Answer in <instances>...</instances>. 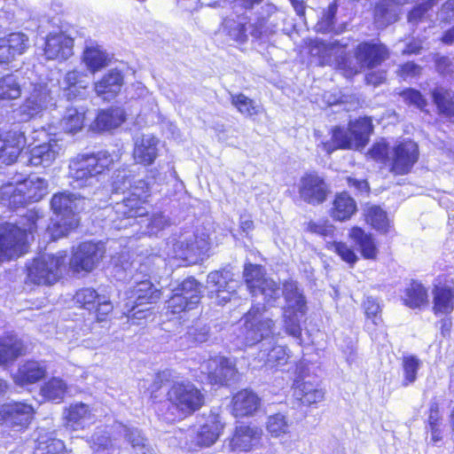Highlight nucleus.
Masks as SVG:
<instances>
[{"label": "nucleus", "instance_id": "obj_17", "mask_svg": "<svg viewBox=\"0 0 454 454\" xmlns=\"http://www.w3.org/2000/svg\"><path fill=\"white\" fill-rule=\"evenodd\" d=\"M418 159V145L411 140L403 141L391 151L390 172L395 175H405L411 171Z\"/></svg>", "mask_w": 454, "mask_h": 454}, {"label": "nucleus", "instance_id": "obj_16", "mask_svg": "<svg viewBox=\"0 0 454 454\" xmlns=\"http://www.w3.org/2000/svg\"><path fill=\"white\" fill-rule=\"evenodd\" d=\"M105 253L102 243L83 242L74 252L70 266L75 272H90L98 265Z\"/></svg>", "mask_w": 454, "mask_h": 454}, {"label": "nucleus", "instance_id": "obj_44", "mask_svg": "<svg viewBox=\"0 0 454 454\" xmlns=\"http://www.w3.org/2000/svg\"><path fill=\"white\" fill-rule=\"evenodd\" d=\"M356 211V203L347 192L336 195L333 204L332 216L338 221L349 219Z\"/></svg>", "mask_w": 454, "mask_h": 454}, {"label": "nucleus", "instance_id": "obj_31", "mask_svg": "<svg viewBox=\"0 0 454 454\" xmlns=\"http://www.w3.org/2000/svg\"><path fill=\"white\" fill-rule=\"evenodd\" d=\"M26 82L19 72L6 74L0 77V103L10 102L20 98Z\"/></svg>", "mask_w": 454, "mask_h": 454}, {"label": "nucleus", "instance_id": "obj_58", "mask_svg": "<svg viewBox=\"0 0 454 454\" xmlns=\"http://www.w3.org/2000/svg\"><path fill=\"white\" fill-rule=\"evenodd\" d=\"M305 313L283 311V325L286 333L294 338L301 335V320Z\"/></svg>", "mask_w": 454, "mask_h": 454}, {"label": "nucleus", "instance_id": "obj_12", "mask_svg": "<svg viewBox=\"0 0 454 454\" xmlns=\"http://www.w3.org/2000/svg\"><path fill=\"white\" fill-rule=\"evenodd\" d=\"M356 65L348 67L343 61V68L348 67V75L359 73L363 68H373L380 65L388 58V51L382 43L364 42L359 43L355 50Z\"/></svg>", "mask_w": 454, "mask_h": 454}, {"label": "nucleus", "instance_id": "obj_40", "mask_svg": "<svg viewBox=\"0 0 454 454\" xmlns=\"http://www.w3.org/2000/svg\"><path fill=\"white\" fill-rule=\"evenodd\" d=\"M410 0H380L375 8V20L380 26L397 20L399 7Z\"/></svg>", "mask_w": 454, "mask_h": 454}, {"label": "nucleus", "instance_id": "obj_45", "mask_svg": "<svg viewBox=\"0 0 454 454\" xmlns=\"http://www.w3.org/2000/svg\"><path fill=\"white\" fill-rule=\"evenodd\" d=\"M125 121V113L120 107L109 108L98 113L95 125L100 131L110 130L119 127Z\"/></svg>", "mask_w": 454, "mask_h": 454}, {"label": "nucleus", "instance_id": "obj_15", "mask_svg": "<svg viewBox=\"0 0 454 454\" xmlns=\"http://www.w3.org/2000/svg\"><path fill=\"white\" fill-rule=\"evenodd\" d=\"M34 415L35 410L28 403L22 402L4 403L0 406V426L20 432L28 427Z\"/></svg>", "mask_w": 454, "mask_h": 454}, {"label": "nucleus", "instance_id": "obj_19", "mask_svg": "<svg viewBox=\"0 0 454 454\" xmlns=\"http://www.w3.org/2000/svg\"><path fill=\"white\" fill-rule=\"evenodd\" d=\"M300 197L309 204L323 203L329 193V187L324 178L316 173L305 174L298 184Z\"/></svg>", "mask_w": 454, "mask_h": 454}, {"label": "nucleus", "instance_id": "obj_10", "mask_svg": "<svg viewBox=\"0 0 454 454\" xmlns=\"http://www.w3.org/2000/svg\"><path fill=\"white\" fill-rule=\"evenodd\" d=\"M67 254L63 252L43 254L35 258L27 267V278L36 285H52L56 283L65 268Z\"/></svg>", "mask_w": 454, "mask_h": 454}, {"label": "nucleus", "instance_id": "obj_33", "mask_svg": "<svg viewBox=\"0 0 454 454\" xmlns=\"http://www.w3.org/2000/svg\"><path fill=\"white\" fill-rule=\"evenodd\" d=\"M123 85V75L117 69H112L94 84L95 92L105 99L114 98Z\"/></svg>", "mask_w": 454, "mask_h": 454}, {"label": "nucleus", "instance_id": "obj_26", "mask_svg": "<svg viewBox=\"0 0 454 454\" xmlns=\"http://www.w3.org/2000/svg\"><path fill=\"white\" fill-rule=\"evenodd\" d=\"M74 42L62 32L50 33L44 43V55L47 59L66 60L73 55Z\"/></svg>", "mask_w": 454, "mask_h": 454}, {"label": "nucleus", "instance_id": "obj_62", "mask_svg": "<svg viewBox=\"0 0 454 454\" xmlns=\"http://www.w3.org/2000/svg\"><path fill=\"white\" fill-rule=\"evenodd\" d=\"M369 155L372 159L380 162L389 161L391 152L388 149L387 144L385 140H381L373 145L369 151Z\"/></svg>", "mask_w": 454, "mask_h": 454}, {"label": "nucleus", "instance_id": "obj_38", "mask_svg": "<svg viewBox=\"0 0 454 454\" xmlns=\"http://www.w3.org/2000/svg\"><path fill=\"white\" fill-rule=\"evenodd\" d=\"M283 295L286 300L283 311L306 313V301L295 281L290 280L284 284Z\"/></svg>", "mask_w": 454, "mask_h": 454}, {"label": "nucleus", "instance_id": "obj_11", "mask_svg": "<svg viewBox=\"0 0 454 454\" xmlns=\"http://www.w3.org/2000/svg\"><path fill=\"white\" fill-rule=\"evenodd\" d=\"M81 199L76 194L71 192H59L54 194L51 206L57 218L63 219V230L59 233L54 232L55 227H51L50 231L54 239H59L66 236L68 231L78 225L76 211L79 210Z\"/></svg>", "mask_w": 454, "mask_h": 454}, {"label": "nucleus", "instance_id": "obj_53", "mask_svg": "<svg viewBox=\"0 0 454 454\" xmlns=\"http://www.w3.org/2000/svg\"><path fill=\"white\" fill-rule=\"evenodd\" d=\"M231 105L245 117L257 115L261 111L260 105L242 93L231 95Z\"/></svg>", "mask_w": 454, "mask_h": 454}, {"label": "nucleus", "instance_id": "obj_50", "mask_svg": "<svg viewBox=\"0 0 454 454\" xmlns=\"http://www.w3.org/2000/svg\"><path fill=\"white\" fill-rule=\"evenodd\" d=\"M291 422L283 413H275L267 418L266 430L271 437L278 438L290 433Z\"/></svg>", "mask_w": 454, "mask_h": 454}, {"label": "nucleus", "instance_id": "obj_42", "mask_svg": "<svg viewBox=\"0 0 454 454\" xmlns=\"http://www.w3.org/2000/svg\"><path fill=\"white\" fill-rule=\"evenodd\" d=\"M433 294L435 314H449L454 309V288L438 285L435 286Z\"/></svg>", "mask_w": 454, "mask_h": 454}, {"label": "nucleus", "instance_id": "obj_32", "mask_svg": "<svg viewBox=\"0 0 454 454\" xmlns=\"http://www.w3.org/2000/svg\"><path fill=\"white\" fill-rule=\"evenodd\" d=\"M60 151L61 145L59 142L51 139L31 149L29 161L33 166L48 167L55 160Z\"/></svg>", "mask_w": 454, "mask_h": 454}, {"label": "nucleus", "instance_id": "obj_9", "mask_svg": "<svg viewBox=\"0 0 454 454\" xmlns=\"http://www.w3.org/2000/svg\"><path fill=\"white\" fill-rule=\"evenodd\" d=\"M31 89L20 106L14 110L15 118L20 122H27L40 116L54 105L48 85L44 82H31Z\"/></svg>", "mask_w": 454, "mask_h": 454}, {"label": "nucleus", "instance_id": "obj_47", "mask_svg": "<svg viewBox=\"0 0 454 454\" xmlns=\"http://www.w3.org/2000/svg\"><path fill=\"white\" fill-rule=\"evenodd\" d=\"M282 294L283 290H281L279 285L273 279L268 278L267 280L262 281V286L256 288V295H253L254 297L262 295L263 300L265 301V305L262 308H261L260 306H253L249 310H251L253 308H258L261 311L262 317H265L263 316V310L265 306H274L275 302L280 299Z\"/></svg>", "mask_w": 454, "mask_h": 454}, {"label": "nucleus", "instance_id": "obj_6", "mask_svg": "<svg viewBox=\"0 0 454 454\" xmlns=\"http://www.w3.org/2000/svg\"><path fill=\"white\" fill-rule=\"evenodd\" d=\"M167 254L192 263L202 260L209 250L208 236L185 231L167 243Z\"/></svg>", "mask_w": 454, "mask_h": 454}, {"label": "nucleus", "instance_id": "obj_1", "mask_svg": "<svg viewBox=\"0 0 454 454\" xmlns=\"http://www.w3.org/2000/svg\"><path fill=\"white\" fill-rule=\"evenodd\" d=\"M242 320L244 323L240 337L244 345L253 346L263 340L258 355L263 364L269 367L286 364L289 357L286 347L268 341L270 337L280 335V333L275 332L273 320L262 317L258 308L249 310Z\"/></svg>", "mask_w": 454, "mask_h": 454}, {"label": "nucleus", "instance_id": "obj_14", "mask_svg": "<svg viewBox=\"0 0 454 454\" xmlns=\"http://www.w3.org/2000/svg\"><path fill=\"white\" fill-rule=\"evenodd\" d=\"M207 283L210 288L211 299H214L218 305H224L236 294L239 281L233 278L231 270H215L207 275Z\"/></svg>", "mask_w": 454, "mask_h": 454}, {"label": "nucleus", "instance_id": "obj_30", "mask_svg": "<svg viewBox=\"0 0 454 454\" xmlns=\"http://www.w3.org/2000/svg\"><path fill=\"white\" fill-rule=\"evenodd\" d=\"M159 140L153 135H143L135 139L133 158L138 164L151 165L158 156Z\"/></svg>", "mask_w": 454, "mask_h": 454}, {"label": "nucleus", "instance_id": "obj_22", "mask_svg": "<svg viewBox=\"0 0 454 454\" xmlns=\"http://www.w3.org/2000/svg\"><path fill=\"white\" fill-rule=\"evenodd\" d=\"M125 307H143L156 303L161 295L160 290L157 289L149 280L136 282L126 293Z\"/></svg>", "mask_w": 454, "mask_h": 454}, {"label": "nucleus", "instance_id": "obj_39", "mask_svg": "<svg viewBox=\"0 0 454 454\" xmlns=\"http://www.w3.org/2000/svg\"><path fill=\"white\" fill-rule=\"evenodd\" d=\"M24 345L22 341L13 334H6L0 337V365H6L14 362L22 355Z\"/></svg>", "mask_w": 454, "mask_h": 454}, {"label": "nucleus", "instance_id": "obj_13", "mask_svg": "<svg viewBox=\"0 0 454 454\" xmlns=\"http://www.w3.org/2000/svg\"><path fill=\"white\" fill-rule=\"evenodd\" d=\"M173 293L167 301V309L172 314L192 309L200 300V286L193 278L184 280Z\"/></svg>", "mask_w": 454, "mask_h": 454}, {"label": "nucleus", "instance_id": "obj_54", "mask_svg": "<svg viewBox=\"0 0 454 454\" xmlns=\"http://www.w3.org/2000/svg\"><path fill=\"white\" fill-rule=\"evenodd\" d=\"M244 278L252 295H256V288L268 278L264 277L263 268L260 265L247 264L244 269Z\"/></svg>", "mask_w": 454, "mask_h": 454}, {"label": "nucleus", "instance_id": "obj_51", "mask_svg": "<svg viewBox=\"0 0 454 454\" xmlns=\"http://www.w3.org/2000/svg\"><path fill=\"white\" fill-rule=\"evenodd\" d=\"M67 390L66 382L59 378H52L41 388L43 396L50 401L59 403Z\"/></svg>", "mask_w": 454, "mask_h": 454}, {"label": "nucleus", "instance_id": "obj_21", "mask_svg": "<svg viewBox=\"0 0 454 454\" xmlns=\"http://www.w3.org/2000/svg\"><path fill=\"white\" fill-rule=\"evenodd\" d=\"M26 145V137L20 129H11L0 135V164L13 163Z\"/></svg>", "mask_w": 454, "mask_h": 454}, {"label": "nucleus", "instance_id": "obj_2", "mask_svg": "<svg viewBox=\"0 0 454 454\" xmlns=\"http://www.w3.org/2000/svg\"><path fill=\"white\" fill-rule=\"evenodd\" d=\"M113 228L116 230L132 227V235H155L168 225L167 218L161 214H154L150 217L145 206H141L139 200L131 199L116 202L111 208Z\"/></svg>", "mask_w": 454, "mask_h": 454}, {"label": "nucleus", "instance_id": "obj_28", "mask_svg": "<svg viewBox=\"0 0 454 454\" xmlns=\"http://www.w3.org/2000/svg\"><path fill=\"white\" fill-rule=\"evenodd\" d=\"M28 37L23 33H12L0 38V65L8 64L25 52Z\"/></svg>", "mask_w": 454, "mask_h": 454}, {"label": "nucleus", "instance_id": "obj_43", "mask_svg": "<svg viewBox=\"0 0 454 454\" xmlns=\"http://www.w3.org/2000/svg\"><path fill=\"white\" fill-rule=\"evenodd\" d=\"M349 237L359 247L364 258L375 260L378 255V248L371 234L365 233L361 228L354 227L349 232Z\"/></svg>", "mask_w": 454, "mask_h": 454}, {"label": "nucleus", "instance_id": "obj_3", "mask_svg": "<svg viewBox=\"0 0 454 454\" xmlns=\"http://www.w3.org/2000/svg\"><path fill=\"white\" fill-rule=\"evenodd\" d=\"M39 216L36 212L28 211L19 222L20 225L5 223L0 226V261H10L20 257L27 251V232L36 229Z\"/></svg>", "mask_w": 454, "mask_h": 454}, {"label": "nucleus", "instance_id": "obj_35", "mask_svg": "<svg viewBox=\"0 0 454 454\" xmlns=\"http://www.w3.org/2000/svg\"><path fill=\"white\" fill-rule=\"evenodd\" d=\"M294 396L304 405H311L324 399L325 391L315 382L296 380L294 387Z\"/></svg>", "mask_w": 454, "mask_h": 454}, {"label": "nucleus", "instance_id": "obj_4", "mask_svg": "<svg viewBox=\"0 0 454 454\" xmlns=\"http://www.w3.org/2000/svg\"><path fill=\"white\" fill-rule=\"evenodd\" d=\"M114 163L113 156L107 152L96 154L78 155L70 161L69 176L74 188L92 186L98 182V176Z\"/></svg>", "mask_w": 454, "mask_h": 454}, {"label": "nucleus", "instance_id": "obj_41", "mask_svg": "<svg viewBox=\"0 0 454 454\" xmlns=\"http://www.w3.org/2000/svg\"><path fill=\"white\" fill-rule=\"evenodd\" d=\"M18 192H25L29 202L38 201L48 193V184L43 178L29 176L18 183Z\"/></svg>", "mask_w": 454, "mask_h": 454}, {"label": "nucleus", "instance_id": "obj_56", "mask_svg": "<svg viewBox=\"0 0 454 454\" xmlns=\"http://www.w3.org/2000/svg\"><path fill=\"white\" fill-rule=\"evenodd\" d=\"M366 222L379 231L386 232L389 223L386 212L380 207L372 206L368 207L365 214Z\"/></svg>", "mask_w": 454, "mask_h": 454}, {"label": "nucleus", "instance_id": "obj_52", "mask_svg": "<svg viewBox=\"0 0 454 454\" xmlns=\"http://www.w3.org/2000/svg\"><path fill=\"white\" fill-rule=\"evenodd\" d=\"M434 104L439 111L449 118H454V94L443 88H436L432 92Z\"/></svg>", "mask_w": 454, "mask_h": 454}, {"label": "nucleus", "instance_id": "obj_7", "mask_svg": "<svg viewBox=\"0 0 454 454\" xmlns=\"http://www.w3.org/2000/svg\"><path fill=\"white\" fill-rule=\"evenodd\" d=\"M172 414L182 419L198 411L204 403V395L190 381L175 382L168 391Z\"/></svg>", "mask_w": 454, "mask_h": 454}, {"label": "nucleus", "instance_id": "obj_5", "mask_svg": "<svg viewBox=\"0 0 454 454\" xmlns=\"http://www.w3.org/2000/svg\"><path fill=\"white\" fill-rule=\"evenodd\" d=\"M372 131V120L367 117L359 118L350 122L347 129L339 127L333 129V141L322 142L318 146L328 154L338 148L358 150L364 147Z\"/></svg>", "mask_w": 454, "mask_h": 454}, {"label": "nucleus", "instance_id": "obj_24", "mask_svg": "<svg viewBox=\"0 0 454 454\" xmlns=\"http://www.w3.org/2000/svg\"><path fill=\"white\" fill-rule=\"evenodd\" d=\"M89 85L90 79L87 73L76 69L66 73L59 82L63 95L67 100L85 98Z\"/></svg>", "mask_w": 454, "mask_h": 454}, {"label": "nucleus", "instance_id": "obj_49", "mask_svg": "<svg viewBox=\"0 0 454 454\" xmlns=\"http://www.w3.org/2000/svg\"><path fill=\"white\" fill-rule=\"evenodd\" d=\"M85 112L76 107H67L61 119L62 129L68 133H76L82 129L84 123Z\"/></svg>", "mask_w": 454, "mask_h": 454}, {"label": "nucleus", "instance_id": "obj_61", "mask_svg": "<svg viewBox=\"0 0 454 454\" xmlns=\"http://www.w3.org/2000/svg\"><path fill=\"white\" fill-rule=\"evenodd\" d=\"M98 293L92 288H82L76 292L74 295V301L82 308L88 310L96 308V301L98 298Z\"/></svg>", "mask_w": 454, "mask_h": 454}, {"label": "nucleus", "instance_id": "obj_63", "mask_svg": "<svg viewBox=\"0 0 454 454\" xmlns=\"http://www.w3.org/2000/svg\"><path fill=\"white\" fill-rule=\"evenodd\" d=\"M364 307L368 319H371L375 325H380L381 317L380 306L378 301L372 297H368L364 302Z\"/></svg>", "mask_w": 454, "mask_h": 454}, {"label": "nucleus", "instance_id": "obj_55", "mask_svg": "<svg viewBox=\"0 0 454 454\" xmlns=\"http://www.w3.org/2000/svg\"><path fill=\"white\" fill-rule=\"evenodd\" d=\"M247 21L246 17H239L238 20L227 18L223 22V29L230 37L239 42H243L247 38Z\"/></svg>", "mask_w": 454, "mask_h": 454}, {"label": "nucleus", "instance_id": "obj_8", "mask_svg": "<svg viewBox=\"0 0 454 454\" xmlns=\"http://www.w3.org/2000/svg\"><path fill=\"white\" fill-rule=\"evenodd\" d=\"M31 89L20 106L14 110L15 118L20 122H27L40 116L54 105L48 85L44 82H31Z\"/></svg>", "mask_w": 454, "mask_h": 454}, {"label": "nucleus", "instance_id": "obj_59", "mask_svg": "<svg viewBox=\"0 0 454 454\" xmlns=\"http://www.w3.org/2000/svg\"><path fill=\"white\" fill-rule=\"evenodd\" d=\"M337 12V5L335 3L331 4L327 10L324 12L323 17L317 24V31L323 33L335 32L340 33L342 27H336L334 25L335 16Z\"/></svg>", "mask_w": 454, "mask_h": 454}, {"label": "nucleus", "instance_id": "obj_64", "mask_svg": "<svg viewBox=\"0 0 454 454\" xmlns=\"http://www.w3.org/2000/svg\"><path fill=\"white\" fill-rule=\"evenodd\" d=\"M306 230L311 233L325 237L333 233V226L328 221L323 219L309 222Z\"/></svg>", "mask_w": 454, "mask_h": 454}, {"label": "nucleus", "instance_id": "obj_36", "mask_svg": "<svg viewBox=\"0 0 454 454\" xmlns=\"http://www.w3.org/2000/svg\"><path fill=\"white\" fill-rule=\"evenodd\" d=\"M116 428L130 443L133 454H157L137 428L129 427L120 423L116 425Z\"/></svg>", "mask_w": 454, "mask_h": 454}, {"label": "nucleus", "instance_id": "obj_34", "mask_svg": "<svg viewBox=\"0 0 454 454\" xmlns=\"http://www.w3.org/2000/svg\"><path fill=\"white\" fill-rule=\"evenodd\" d=\"M45 374L46 366L43 363L27 361L19 367L13 379L17 385L26 386L39 381L45 377Z\"/></svg>", "mask_w": 454, "mask_h": 454}, {"label": "nucleus", "instance_id": "obj_25", "mask_svg": "<svg viewBox=\"0 0 454 454\" xmlns=\"http://www.w3.org/2000/svg\"><path fill=\"white\" fill-rule=\"evenodd\" d=\"M64 425L73 431L84 430L95 422V415L89 405L75 403L67 407L63 412Z\"/></svg>", "mask_w": 454, "mask_h": 454}, {"label": "nucleus", "instance_id": "obj_18", "mask_svg": "<svg viewBox=\"0 0 454 454\" xmlns=\"http://www.w3.org/2000/svg\"><path fill=\"white\" fill-rule=\"evenodd\" d=\"M262 431L257 427L242 425L237 427L233 435L225 441L224 450L231 454L250 451L260 441Z\"/></svg>", "mask_w": 454, "mask_h": 454}, {"label": "nucleus", "instance_id": "obj_46", "mask_svg": "<svg viewBox=\"0 0 454 454\" xmlns=\"http://www.w3.org/2000/svg\"><path fill=\"white\" fill-rule=\"evenodd\" d=\"M403 304L411 309L420 308L427 303V291L420 284L412 281L401 295Z\"/></svg>", "mask_w": 454, "mask_h": 454}, {"label": "nucleus", "instance_id": "obj_57", "mask_svg": "<svg viewBox=\"0 0 454 454\" xmlns=\"http://www.w3.org/2000/svg\"><path fill=\"white\" fill-rule=\"evenodd\" d=\"M403 385L408 386L417 380V373L422 365V362L414 356H407L403 358Z\"/></svg>", "mask_w": 454, "mask_h": 454}, {"label": "nucleus", "instance_id": "obj_20", "mask_svg": "<svg viewBox=\"0 0 454 454\" xmlns=\"http://www.w3.org/2000/svg\"><path fill=\"white\" fill-rule=\"evenodd\" d=\"M200 370L207 375L210 383L219 385L234 380L237 374L234 363L224 356H215L205 361L201 364Z\"/></svg>", "mask_w": 454, "mask_h": 454}, {"label": "nucleus", "instance_id": "obj_23", "mask_svg": "<svg viewBox=\"0 0 454 454\" xmlns=\"http://www.w3.org/2000/svg\"><path fill=\"white\" fill-rule=\"evenodd\" d=\"M114 189L117 192H129V196L121 201L131 199L139 200L141 206H145V199L149 196L150 183L143 180H135L133 177L127 176L124 172H119L114 181Z\"/></svg>", "mask_w": 454, "mask_h": 454}, {"label": "nucleus", "instance_id": "obj_27", "mask_svg": "<svg viewBox=\"0 0 454 454\" xmlns=\"http://www.w3.org/2000/svg\"><path fill=\"white\" fill-rule=\"evenodd\" d=\"M223 429V424L216 416L209 418L196 434V439L191 442L186 441L183 448L193 451L198 448L209 447L214 444Z\"/></svg>", "mask_w": 454, "mask_h": 454}, {"label": "nucleus", "instance_id": "obj_29", "mask_svg": "<svg viewBox=\"0 0 454 454\" xmlns=\"http://www.w3.org/2000/svg\"><path fill=\"white\" fill-rule=\"evenodd\" d=\"M261 405L259 396L249 389H242L236 393L231 400V413L235 418L254 415Z\"/></svg>", "mask_w": 454, "mask_h": 454}, {"label": "nucleus", "instance_id": "obj_37", "mask_svg": "<svg viewBox=\"0 0 454 454\" xmlns=\"http://www.w3.org/2000/svg\"><path fill=\"white\" fill-rule=\"evenodd\" d=\"M64 442L56 438L54 431H47L44 428L38 430L35 454H66Z\"/></svg>", "mask_w": 454, "mask_h": 454}, {"label": "nucleus", "instance_id": "obj_60", "mask_svg": "<svg viewBox=\"0 0 454 454\" xmlns=\"http://www.w3.org/2000/svg\"><path fill=\"white\" fill-rule=\"evenodd\" d=\"M2 200L8 203L11 207H19L29 202L25 192H18V184L16 185L9 184L3 189Z\"/></svg>", "mask_w": 454, "mask_h": 454}, {"label": "nucleus", "instance_id": "obj_48", "mask_svg": "<svg viewBox=\"0 0 454 454\" xmlns=\"http://www.w3.org/2000/svg\"><path fill=\"white\" fill-rule=\"evenodd\" d=\"M82 61L92 74L107 67L110 62L109 55L98 46L87 47L83 52Z\"/></svg>", "mask_w": 454, "mask_h": 454}]
</instances>
